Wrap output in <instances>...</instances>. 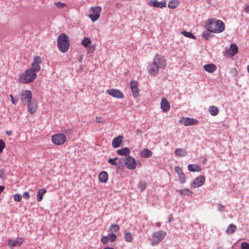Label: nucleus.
Instances as JSON below:
<instances>
[{
	"mask_svg": "<svg viewBox=\"0 0 249 249\" xmlns=\"http://www.w3.org/2000/svg\"><path fill=\"white\" fill-rule=\"evenodd\" d=\"M46 190L44 188L40 189L38 191L36 198L38 202H40L42 199L44 195L46 193Z\"/></svg>",
	"mask_w": 249,
	"mask_h": 249,
	"instance_id": "23",
	"label": "nucleus"
},
{
	"mask_svg": "<svg viewBox=\"0 0 249 249\" xmlns=\"http://www.w3.org/2000/svg\"><path fill=\"white\" fill-rule=\"evenodd\" d=\"M179 4L178 0H171L169 2L168 6L169 8L175 9L178 6Z\"/></svg>",
	"mask_w": 249,
	"mask_h": 249,
	"instance_id": "29",
	"label": "nucleus"
},
{
	"mask_svg": "<svg viewBox=\"0 0 249 249\" xmlns=\"http://www.w3.org/2000/svg\"><path fill=\"white\" fill-rule=\"evenodd\" d=\"M241 249H249V244L245 242L242 243Z\"/></svg>",
	"mask_w": 249,
	"mask_h": 249,
	"instance_id": "41",
	"label": "nucleus"
},
{
	"mask_svg": "<svg viewBox=\"0 0 249 249\" xmlns=\"http://www.w3.org/2000/svg\"><path fill=\"white\" fill-rule=\"evenodd\" d=\"M205 181V177L203 176L200 175L195 179L191 186L194 188L200 187L204 183Z\"/></svg>",
	"mask_w": 249,
	"mask_h": 249,
	"instance_id": "11",
	"label": "nucleus"
},
{
	"mask_svg": "<svg viewBox=\"0 0 249 249\" xmlns=\"http://www.w3.org/2000/svg\"><path fill=\"white\" fill-rule=\"evenodd\" d=\"M148 4L152 7L162 8L163 7H166V2L165 0H162L160 2L157 0H151L148 2Z\"/></svg>",
	"mask_w": 249,
	"mask_h": 249,
	"instance_id": "12",
	"label": "nucleus"
},
{
	"mask_svg": "<svg viewBox=\"0 0 249 249\" xmlns=\"http://www.w3.org/2000/svg\"><path fill=\"white\" fill-rule=\"evenodd\" d=\"M236 230V226L234 224H231L227 229L226 232L228 234H232Z\"/></svg>",
	"mask_w": 249,
	"mask_h": 249,
	"instance_id": "30",
	"label": "nucleus"
},
{
	"mask_svg": "<svg viewBox=\"0 0 249 249\" xmlns=\"http://www.w3.org/2000/svg\"><path fill=\"white\" fill-rule=\"evenodd\" d=\"M131 89V91L134 97H137L139 94V89L138 87L133 88Z\"/></svg>",
	"mask_w": 249,
	"mask_h": 249,
	"instance_id": "38",
	"label": "nucleus"
},
{
	"mask_svg": "<svg viewBox=\"0 0 249 249\" xmlns=\"http://www.w3.org/2000/svg\"><path fill=\"white\" fill-rule=\"evenodd\" d=\"M217 207L219 211L220 212H224L225 210V206L221 203H219L217 205Z\"/></svg>",
	"mask_w": 249,
	"mask_h": 249,
	"instance_id": "45",
	"label": "nucleus"
},
{
	"mask_svg": "<svg viewBox=\"0 0 249 249\" xmlns=\"http://www.w3.org/2000/svg\"><path fill=\"white\" fill-rule=\"evenodd\" d=\"M146 183L145 182H140L139 183V188L141 191H143L146 188Z\"/></svg>",
	"mask_w": 249,
	"mask_h": 249,
	"instance_id": "39",
	"label": "nucleus"
},
{
	"mask_svg": "<svg viewBox=\"0 0 249 249\" xmlns=\"http://www.w3.org/2000/svg\"><path fill=\"white\" fill-rule=\"evenodd\" d=\"M37 76L36 73L31 69L27 70L24 73L21 74L19 81L24 84L30 83L34 81Z\"/></svg>",
	"mask_w": 249,
	"mask_h": 249,
	"instance_id": "4",
	"label": "nucleus"
},
{
	"mask_svg": "<svg viewBox=\"0 0 249 249\" xmlns=\"http://www.w3.org/2000/svg\"><path fill=\"white\" fill-rule=\"evenodd\" d=\"M167 233L165 231H159L154 232L151 239V245L152 246L157 245L166 236Z\"/></svg>",
	"mask_w": 249,
	"mask_h": 249,
	"instance_id": "5",
	"label": "nucleus"
},
{
	"mask_svg": "<svg viewBox=\"0 0 249 249\" xmlns=\"http://www.w3.org/2000/svg\"><path fill=\"white\" fill-rule=\"evenodd\" d=\"M212 33L213 32L207 29V30L203 33L202 36L205 39L208 40L210 36H212L211 35Z\"/></svg>",
	"mask_w": 249,
	"mask_h": 249,
	"instance_id": "34",
	"label": "nucleus"
},
{
	"mask_svg": "<svg viewBox=\"0 0 249 249\" xmlns=\"http://www.w3.org/2000/svg\"><path fill=\"white\" fill-rule=\"evenodd\" d=\"M91 43V40L89 37H84L82 41L81 44L85 47H87Z\"/></svg>",
	"mask_w": 249,
	"mask_h": 249,
	"instance_id": "32",
	"label": "nucleus"
},
{
	"mask_svg": "<svg viewBox=\"0 0 249 249\" xmlns=\"http://www.w3.org/2000/svg\"><path fill=\"white\" fill-rule=\"evenodd\" d=\"M175 153L178 157H184L187 154V152L183 148H177L175 151Z\"/></svg>",
	"mask_w": 249,
	"mask_h": 249,
	"instance_id": "28",
	"label": "nucleus"
},
{
	"mask_svg": "<svg viewBox=\"0 0 249 249\" xmlns=\"http://www.w3.org/2000/svg\"><path fill=\"white\" fill-rule=\"evenodd\" d=\"M108 174L106 171L101 172L99 176V180L103 183L107 182L108 179Z\"/></svg>",
	"mask_w": 249,
	"mask_h": 249,
	"instance_id": "22",
	"label": "nucleus"
},
{
	"mask_svg": "<svg viewBox=\"0 0 249 249\" xmlns=\"http://www.w3.org/2000/svg\"><path fill=\"white\" fill-rule=\"evenodd\" d=\"M101 11V8L99 6H96L92 7L90 11V14L89 17L91 18V20L93 22L96 21L100 17V13Z\"/></svg>",
	"mask_w": 249,
	"mask_h": 249,
	"instance_id": "8",
	"label": "nucleus"
},
{
	"mask_svg": "<svg viewBox=\"0 0 249 249\" xmlns=\"http://www.w3.org/2000/svg\"><path fill=\"white\" fill-rule=\"evenodd\" d=\"M107 92L109 94V89H107Z\"/></svg>",
	"mask_w": 249,
	"mask_h": 249,
	"instance_id": "57",
	"label": "nucleus"
},
{
	"mask_svg": "<svg viewBox=\"0 0 249 249\" xmlns=\"http://www.w3.org/2000/svg\"><path fill=\"white\" fill-rule=\"evenodd\" d=\"M130 149L128 147H124L121 149H118L117 153L120 155L127 156L130 154Z\"/></svg>",
	"mask_w": 249,
	"mask_h": 249,
	"instance_id": "25",
	"label": "nucleus"
},
{
	"mask_svg": "<svg viewBox=\"0 0 249 249\" xmlns=\"http://www.w3.org/2000/svg\"><path fill=\"white\" fill-rule=\"evenodd\" d=\"M160 106L163 111L165 112L169 111L170 108V104L165 98H163L161 99Z\"/></svg>",
	"mask_w": 249,
	"mask_h": 249,
	"instance_id": "17",
	"label": "nucleus"
},
{
	"mask_svg": "<svg viewBox=\"0 0 249 249\" xmlns=\"http://www.w3.org/2000/svg\"><path fill=\"white\" fill-rule=\"evenodd\" d=\"M183 124L185 126L196 125L198 124V121L194 118H186L184 120Z\"/></svg>",
	"mask_w": 249,
	"mask_h": 249,
	"instance_id": "19",
	"label": "nucleus"
},
{
	"mask_svg": "<svg viewBox=\"0 0 249 249\" xmlns=\"http://www.w3.org/2000/svg\"><path fill=\"white\" fill-rule=\"evenodd\" d=\"M208 30L214 33H220L225 30V23L220 20L209 19L205 25Z\"/></svg>",
	"mask_w": 249,
	"mask_h": 249,
	"instance_id": "2",
	"label": "nucleus"
},
{
	"mask_svg": "<svg viewBox=\"0 0 249 249\" xmlns=\"http://www.w3.org/2000/svg\"><path fill=\"white\" fill-rule=\"evenodd\" d=\"M23 197L24 199H28L30 197V194L28 192H25L23 194Z\"/></svg>",
	"mask_w": 249,
	"mask_h": 249,
	"instance_id": "48",
	"label": "nucleus"
},
{
	"mask_svg": "<svg viewBox=\"0 0 249 249\" xmlns=\"http://www.w3.org/2000/svg\"><path fill=\"white\" fill-rule=\"evenodd\" d=\"M124 238L127 242H131L132 241V236L130 232H125L124 234Z\"/></svg>",
	"mask_w": 249,
	"mask_h": 249,
	"instance_id": "31",
	"label": "nucleus"
},
{
	"mask_svg": "<svg viewBox=\"0 0 249 249\" xmlns=\"http://www.w3.org/2000/svg\"><path fill=\"white\" fill-rule=\"evenodd\" d=\"M14 200L16 201H20L22 199V196L19 194H16L14 196Z\"/></svg>",
	"mask_w": 249,
	"mask_h": 249,
	"instance_id": "40",
	"label": "nucleus"
},
{
	"mask_svg": "<svg viewBox=\"0 0 249 249\" xmlns=\"http://www.w3.org/2000/svg\"><path fill=\"white\" fill-rule=\"evenodd\" d=\"M138 87V83L136 81H131L130 82V88L132 89Z\"/></svg>",
	"mask_w": 249,
	"mask_h": 249,
	"instance_id": "46",
	"label": "nucleus"
},
{
	"mask_svg": "<svg viewBox=\"0 0 249 249\" xmlns=\"http://www.w3.org/2000/svg\"><path fill=\"white\" fill-rule=\"evenodd\" d=\"M175 171L178 175L180 182L185 183L186 182V177L182 169L179 166H176L175 167Z\"/></svg>",
	"mask_w": 249,
	"mask_h": 249,
	"instance_id": "14",
	"label": "nucleus"
},
{
	"mask_svg": "<svg viewBox=\"0 0 249 249\" xmlns=\"http://www.w3.org/2000/svg\"><path fill=\"white\" fill-rule=\"evenodd\" d=\"M96 121L97 123H102L103 122V119L101 117H97L96 118Z\"/></svg>",
	"mask_w": 249,
	"mask_h": 249,
	"instance_id": "50",
	"label": "nucleus"
},
{
	"mask_svg": "<svg viewBox=\"0 0 249 249\" xmlns=\"http://www.w3.org/2000/svg\"><path fill=\"white\" fill-rule=\"evenodd\" d=\"M238 48L236 44L232 43L228 50L227 53L230 56L232 57L238 53Z\"/></svg>",
	"mask_w": 249,
	"mask_h": 249,
	"instance_id": "16",
	"label": "nucleus"
},
{
	"mask_svg": "<svg viewBox=\"0 0 249 249\" xmlns=\"http://www.w3.org/2000/svg\"><path fill=\"white\" fill-rule=\"evenodd\" d=\"M54 4L59 8H63L67 6L66 4H65V3H62L60 1L54 2Z\"/></svg>",
	"mask_w": 249,
	"mask_h": 249,
	"instance_id": "37",
	"label": "nucleus"
},
{
	"mask_svg": "<svg viewBox=\"0 0 249 249\" xmlns=\"http://www.w3.org/2000/svg\"><path fill=\"white\" fill-rule=\"evenodd\" d=\"M181 34L185 36L188 37L190 38L195 39V36L191 33L187 31H182Z\"/></svg>",
	"mask_w": 249,
	"mask_h": 249,
	"instance_id": "35",
	"label": "nucleus"
},
{
	"mask_svg": "<svg viewBox=\"0 0 249 249\" xmlns=\"http://www.w3.org/2000/svg\"><path fill=\"white\" fill-rule=\"evenodd\" d=\"M188 169L190 172H200L201 168L196 164H189Z\"/></svg>",
	"mask_w": 249,
	"mask_h": 249,
	"instance_id": "26",
	"label": "nucleus"
},
{
	"mask_svg": "<svg viewBox=\"0 0 249 249\" xmlns=\"http://www.w3.org/2000/svg\"><path fill=\"white\" fill-rule=\"evenodd\" d=\"M28 104V110L32 114H34L37 108V103L35 101H31Z\"/></svg>",
	"mask_w": 249,
	"mask_h": 249,
	"instance_id": "15",
	"label": "nucleus"
},
{
	"mask_svg": "<svg viewBox=\"0 0 249 249\" xmlns=\"http://www.w3.org/2000/svg\"><path fill=\"white\" fill-rule=\"evenodd\" d=\"M123 136H119L114 138L112 142V145L114 148H117L120 146L123 142Z\"/></svg>",
	"mask_w": 249,
	"mask_h": 249,
	"instance_id": "18",
	"label": "nucleus"
},
{
	"mask_svg": "<svg viewBox=\"0 0 249 249\" xmlns=\"http://www.w3.org/2000/svg\"><path fill=\"white\" fill-rule=\"evenodd\" d=\"M23 242V239L21 237H18L16 239H9L8 243L11 247L20 246Z\"/></svg>",
	"mask_w": 249,
	"mask_h": 249,
	"instance_id": "13",
	"label": "nucleus"
},
{
	"mask_svg": "<svg viewBox=\"0 0 249 249\" xmlns=\"http://www.w3.org/2000/svg\"><path fill=\"white\" fill-rule=\"evenodd\" d=\"M94 50V47H90L89 48V51H90L91 52H93Z\"/></svg>",
	"mask_w": 249,
	"mask_h": 249,
	"instance_id": "54",
	"label": "nucleus"
},
{
	"mask_svg": "<svg viewBox=\"0 0 249 249\" xmlns=\"http://www.w3.org/2000/svg\"><path fill=\"white\" fill-rule=\"evenodd\" d=\"M167 66V62L165 57L159 54H156L153 61L148 67V72L153 76H156L159 72L160 69H165Z\"/></svg>",
	"mask_w": 249,
	"mask_h": 249,
	"instance_id": "1",
	"label": "nucleus"
},
{
	"mask_svg": "<svg viewBox=\"0 0 249 249\" xmlns=\"http://www.w3.org/2000/svg\"><path fill=\"white\" fill-rule=\"evenodd\" d=\"M244 11L247 13H249V5L246 7V8L244 9Z\"/></svg>",
	"mask_w": 249,
	"mask_h": 249,
	"instance_id": "51",
	"label": "nucleus"
},
{
	"mask_svg": "<svg viewBox=\"0 0 249 249\" xmlns=\"http://www.w3.org/2000/svg\"><path fill=\"white\" fill-rule=\"evenodd\" d=\"M120 229L118 224H113L110 227V231L116 232Z\"/></svg>",
	"mask_w": 249,
	"mask_h": 249,
	"instance_id": "36",
	"label": "nucleus"
},
{
	"mask_svg": "<svg viewBox=\"0 0 249 249\" xmlns=\"http://www.w3.org/2000/svg\"><path fill=\"white\" fill-rule=\"evenodd\" d=\"M67 140V137L64 134L58 133L52 137V142L55 145L63 144Z\"/></svg>",
	"mask_w": 249,
	"mask_h": 249,
	"instance_id": "7",
	"label": "nucleus"
},
{
	"mask_svg": "<svg viewBox=\"0 0 249 249\" xmlns=\"http://www.w3.org/2000/svg\"><path fill=\"white\" fill-rule=\"evenodd\" d=\"M101 242L104 244H106L109 241V238L108 236H103L101 238Z\"/></svg>",
	"mask_w": 249,
	"mask_h": 249,
	"instance_id": "44",
	"label": "nucleus"
},
{
	"mask_svg": "<svg viewBox=\"0 0 249 249\" xmlns=\"http://www.w3.org/2000/svg\"><path fill=\"white\" fill-rule=\"evenodd\" d=\"M57 46L59 50L62 53H65L69 50L70 40L68 36L66 34L63 33L58 36Z\"/></svg>",
	"mask_w": 249,
	"mask_h": 249,
	"instance_id": "3",
	"label": "nucleus"
},
{
	"mask_svg": "<svg viewBox=\"0 0 249 249\" xmlns=\"http://www.w3.org/2000/svg\"><path fill=\"white\" fill-rule=\"evenodd\" d=\"M9 96L10 97L11 101L12 104L14 105H16L17 103V101L14 99L13 96L12 94H10Z\"/></svg>",
	"mask_w": 249,
	"mask_h": 249,
	"instance_id": "47",
	"label": "nucleus"
},
{
	"mask_svg": "<svg viewBox=\"0 0 249 249\" xmlns=\"http://www.w3.org/2000/svg\"><path fill=\"white\" fill-rule=\"evenodd\" d=\"M247 71H248V72L249 73V65H248L247 67Z\"/></svg>",
	"mask_w": 249,
	"mask_h": 249,
	"instance_id": "56",
	"label": "nucleus"
},
{
	"mask_svg": "<svg viewBox=\"0 0 249 249\" xmlns=\"http://www.w3.org/2000/svg\"><path fill=\"white\" fill-rule=\"evenodd\" d=\"M41 62L42 60L41 57L39 56H36L34 58L32 64V68L30 69H31L36 73L38 72L40 70V64L41 63Z\"/></svg>",
	"mask_w": 249,
	"mask_h": 249,
	"instance_id": "9",
	"label": "nucleus"
},
{
	"mask_svg": "<svg viewBox=\"0 0 249 249\" xmlns=\"http://www.w3.org/2000/svg\"><path fill=\"white\" fill-rule=\"evenodd\" d=\"M5 133L8 136H11L12 134V131H6Z\"/></svg>",
	"mask_w": 249,
	"mask_h": 249,
	"instance_id": "52",
	"label": "nucleus"
},
{
	"mask_svg": "<svg viewBox=\"0 0 249 249\" xmlns=\"http://www.w3.org/2000/svg\"><path fill=\"white\" fill-rule=\"evenodd\" d=\"M104 249H109V248H105Z\"/></svg>",
	"mask_w": 249,
	"mask_h": 249,
	"instance_id": "59",
	"label": "nucleus"
},
{
	"mask_svg": "<svg viewBox=\"0 0 249 249\" xmlns=\"http://www.w3.org/2000/svg\"><path fill=\"white\" fill-rule=\"evenodd\" d=\"M152 155V152L148 149H144L141 152V156L144 158L150 157Z\"/></svg>",
	"mask_w": 249,
	"mask_h": 249,
	"instance_id": "24",
	"label": "nucleus"
},
{
	"mask_svg": "<svg viewBox=\"0 0 249 249\" xmlns=\"http://www.w3.org/2000/svg\"><path fill=\"white\" fill-rule=\"evenodd\" d=\"M5 187L4 186H0V194L3 192Z\"/></svg>",
	"mask_w": 249,
	"mask_h": 249,
	"instance_id": "53",
	"label": "nucleus"
},
{
	"mask_svg": "<svg viewBox=\"0 0 249 249\" xmlns=\"http://www.w3.org/2000/svg\"><path fill=\"white\" fill-rule=\"evenodd\" d=\"M118 159L117 158H115L114 159H110L109 160V161H110V163L112 164H117V162H115V161L116 160H118Z\"/></svg>",
	"mask_w": 249,
	"mask_h": 249,
	"instance_id": "49",
	"label": "nucleus"
},
{
	"mask_svg": "<svg viewBox=\"0 0 249 249\" xmlns=\"http://www.w3.org/2000/svg\"><path fill=\"white\" fill-rule=\"evenodd\" d=\"M217 249H222V248L221 247H219V248H218Z\"/></svg>",
	"mask_w": 249,
	"mask_h": 249,
	"instance_id": "58",
	"label": "nucleus"
},
{
	"mask_svg": "<svg viewBox=\"0 0 249 249\" xmlns=\"http://www.w3.org/2000/svg\"><path fill=\"white\" fill-rule=\"evenodd\" d=\"M5 147V143L2 140H0V153H1Z\"/></svg>",
	"mask_w": 249,
	"mask_h": 249,
	"instance_id": "42",
	"label": "nucleus"
},
{
	"mask_svg": "<svg viewBox=\"0 0 249 249\" xmlns=\"http://www.w3.org/2000/svg\"><path fill=\"white\" fill-rule=\"evenodd\" d=\"M110 249H114L113 248H110Z\"/></svg>",
	"mask_w": 249,
	"mask_h": 249,
	"instance_id": "60",
	"label": "nucleus"
},
{
	"mask_svg": "<svg viewBox=\"0 0 249 249\" xmlns=\"http://www.w3.org/2000/svg\"><path fill=\"white\" fill-rule=\"evenodd\" d=\"M32 94L30 90H25L21 95V103L25 106L32 101Z\"/></svg>",
	"mask_w": 249,
	"mask_h": 249,
	"instance_id": "10",
	"label": "nucleus"
},
{
	"mask_svg": "<svg viewBox=\"0 0 249 249\" xmlns=\"http://www.w3.org/2000/svg\"><path fill=\"white\" fill-rule=\"evenodd\" d=\"M181 196H189L192 194V192L188 189H182L179 191Z\"/></svg>",
	"mask_w": 249,
	"mask_h": 249,
	"instance_id": "33",
	"label": "nucleus"
},
{
	"mask_svg": "<svg viewBox=\"0 0 249 249\" xmlns=\"http://www.w3.org/2000/svg\"><path fill=\"white\" fill-rule=\"evenodd\" d=\"M124 164L126 168L129 170H134L136 168L137 164L141 166L140 161L137 162L134 158L130 156H128L124 160Z\"/></svg>",
	"mask_w": 249,
	"mask_h": 249,
	"instance_id": "6",
	"label": "nucleus"
},
{
	"mask_svg": "<svg viewBox=\"0 0 249 249\" xmlns=\"http://www.w3.org/2000/svg\"><path fill=\"white\" fill-rule=\"evenodd\" d=\"M117 236L114 233H110V241L113 242L116 240Z\"/></svg>",
	"mask_w": 249,
	"mask_h": 249,
	"instance_id": "43",
	"label": "nucleus"
},
{
	"mask_svg": "<svg viewBox=\"0 0 249 249\" xmlns=\"http://www.w3.org/2000/svg\"><path fill=\"white\" fill-rule=\"evenodd\" d=\"M209 112L212 116H216L218 114L219 109L215 106H212L209 108Z\"/></svg>",
	"mask_w": 249,
	"mask_h": 249,
	"instance_id": "27",
	"label": "nucleus"
},
{
	"mask_svg": "<svg viewBox=\"0 0 249 249\" xmlns=\"http://www.w3.org/2000/svg\"><path fill=\"white\" fill-rule=\"evenodd\" d=\"M110 95L118 98H123L124 97V94L121 91L115 89L110 90Z\"/></svg>",
	"mask_w": 249,
	"mask_h": 249,
	"instance_id": "21",
	"label": "nucleus"
},
{
	"mask_svg": "<svg viewBox=\"0 0 249 249\" xmlns=\"http://www.w3.org/2000/svg\"><path fill=\"white\" fill-rule=\"evenodd\" d=\"M155 225L156 227H157L158 228H160V227L161 224L160 222H157Z\"/></svg>",
	"mask_w": 249,
	"mask_h": 249,
	"instance_id": "55",
	"label": "nucleus"
},
{
	"mask_svg": "<svg viewBox=\"0 0 249 249\" xmlns=\"http://www.w3.org/2000/svg\"><path fill=\"white\" fill-rule=\"evenodd\" d=\"M204 70L209 73H212L216 71L217 68L214 64H206L203 66Z\"/></svg>",
	"mask_w": 249,
	"mask_h": 249,
	"instance_id": "20",
	"label": "nucleus"
}]
</instances>
